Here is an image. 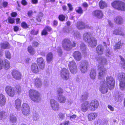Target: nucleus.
<instances>
[{"label": "nucleus", "instance_id": "obj_1", "mask_svg": "<svg viewBox=\"0 0 125 125\" xmlns=\"http://www.w3.org/2000/svg\"><path fill=\"white\" fill-rule=\"evenodd\" d=\"M114 79L111 76H108L105 79L103 80L100 82L99 90L103 94L107 93L108 88L112 89L114 88L115 84Z\"/></svg>", "mask_w": 125, "mask_h": 125}, {"label": "nucleus", "instance_id": "obj_2", "mask_svg": "<svg viewBox=\"0 0 125 125\" xmlns=\"http://www.w3.org/2000/svg\"><path fill=\"white\" fill-rule=\"evenodd\" d=\"M91 34L90 32L85 33L83 36V39L88 42L89 45L92 47H95L97 44V40L94 37H91Z\"/></svg>", "mask_w": 125, "mask_h": 125}, {"label": "nucleus", "instance_id": "obj_3", "mask_svg": "<svg viewBox=\"0 0 125 125\" xmlns=\"http://www.w3.org/2000/svg\"><path fill=\"white\" fill-rule=\"evenodd\" d=\"M29 95L30 98L34 102H39L41 100L39 94L36 90H30L29 91Z\"/></svg>", "mask_w": 125, "mask_h": 125}, {"label": "nucleus", "instance_id": "obj_4", "mask_svg": "<svg viewBox=\"0 0 125 125\" xmlns=\"http://www.w3.org/2000/svg\"><path fill=\"white\" fill-rule=\"evenodd\" d=\"M98 78L99 79H101L106 75L107 72L106 69L103 65H98Z\"/></svg>", "mask_w": 125, "mask_h": 125}, {"label": "nucleus", "instance_id": "obj_5", "mask_svg": "<svg viewBox=\"0 0 125 125\" xmlns=\"http://www.w3.org/2000/svg\"><path fill=\"white\" fill-rule=\"evenodd\" d=\"M62 47L65 50L69 51L71 49V42L68 39H64L62 41Z\"/></svg>", "mask_w": 125, "mask_h": 125}, {"label": "nucleus", "instance_id": "obj_6", "mask_svg": "<svg viewBox=\"0 0 125 125\" xmlns=\"http://www.w3.org/2000/svg\"><path fill=\"white\" fill-rule=\"evenodd\" d=\"M6 93L9 96L13 97L15 95V90L10 86H7L5 88Z\"/></svg>", "mask_w": 125, "mask_h": 125}, {"label": "nucleus", "instance_id": "obj_7", "mask_svg": "<svg viewBox=\"0 0 125 125\" xmlns=\"http://www.w3.org/2000/svg\"><path fill=\"white\" fill-rule=\"evenodd\" d=\"M10 67V63L6 59L3 60L0 58V70L4 68L6 69H9Z\"/></svg>", "mask_w": 125, "mask_h": 125}, {"label": "nucleus", "instance_id": "obj_8", "mask_svg": "<svg viewBox=\"0 0 125 125\" xmlns=\"http://www.w3.org/2000/svg\"><path fill=\"white\" fill-rule=\"evenodd\" d=\"M88 65L89 63L87 61L85 60L83 61L80 66V69L81 72L83 73L86 72Z\"/></svg>", "mask_w": 125, "mask_h": 125}, {"label": "nucleus", "instance_id": "obj_9", "mask_svg": "<svg viewBox=\"0 0 125 125\" xmlns=\"http://www.w3.org/2000/svg\"><path fill=\"white\" fill-rule=\"evenodd\" d=\"M69 69L72 73H74L77 72V67L76 64L74 61L70 62L68 64Z\"/></svg>", "mask_w": 125, "mask_h": 125}, {"label": "nucleus", "instance_id": "obj_10", "mask_svg": "<svg viewBox=\"0 0 125 125\" xmlns=\"http://www.w3.org/2000/svg\"><path fill=\"white\" fill-rule=\"evenodd\" d=\"M99 105L98 101L95 100H93L91 101L89 107L91 111H94L98 108Z\"/></svg>", "mask_w": 125, "mask_h": 125}, {"label": "nucleus", "instance_id": "obj_11", "mask_svg": "<svg viewBox=\"0 0 125 125\" xmlns=\"http://www.w3.org/2000/svg\"><path fill=\"white\" fill-rule=\"evenodd\" d=\"M50 103L51 106L54 111H57L59 108V106L58 103L53 99H51L50 100Z\"/></svg>", "mask_w": 125, "mask_h": 125}, {"label": "nucleus", "instance_id": "obj_12", "mask_svg": "<svg viewBox=\"0 0 125 125\" xmlns=\"http://www.w3.org/2000/svg\"><path fill=\"white\" fill-rule=\"evenodd\" d=\"M61 76L63 79L66 80L68 78L69 73L68 70L66 68H64L61 71Z\"/></svg>", "mask_w": 125, "mask_h": 125}, {"label": "nucleus", "instance_id": "obj_13", "mask_svg": "<svg viewBox=\"0 0 125 125\" xmlns=\"http://www.w3.org/2000/svg\"><path fill=\"white\" fill-rule=\"evenodd\" d=\"M76 26L79 29L89 28H90L88 25H85L83 22L81 21L77 22L76 24Z\"/></svg>", "mask_w": 125, "mask_h": 125}, {"label": "nucleus", "instance_id": "obj_14", "mask_svg": "<svg viewBox=\"0 0 125 125\" xmlns=\"http://www.w3.org/2000/svg\"><path fill=\"white\" fill-rule=\"evenodd\" d=\"M13 78L15 79L19 80L21 79V73L18 71L14 70L12 73Z\"/></svg>", "mask_w": 125, "mask_h": 125}, {"label": "nucleus", "instance_id": "obj_15", "mask_svg": "<svg viewBox=\"0 0 125 125\" xmlns=\"http://www.w3.org/2000/svg\"><path fill=\"white\" fill-rule=\"evenodd\" d=\"M92 15L99 19L102 18L103 16L102 11L100 10H96L94 11L92 13Z\"/></svg>", "mask_w": 125, "mask_h": 125}, {"label": "nucleus", "instance_id": "obj_16", "mask_svg": "<svg viewBox=\"0 0 125 125\" xmlns=\"http://www.w3.org/2000/svg\"><path fill=\"white\" fill-rule=\"evenodd\" d=\"M80 48L82 51V53L85 55H87L89 52V51L87 49L85 44L82 43L80 44Z\"/></svg>", "mask_w": 125, "mask_h": 125}, {"label": "nucleus", "instance_id": "obj_17", "mask_svg": "<svg viewBox=\"0 0 125 125\" xmlns=\"http://www.w3.org/2000/svg\"><path fill=\"white\" fill-rule=\"evenodd\" d=\"M99 64L98 65H107V61L106 59L102 57H99L96 59Z\"/></svg>", "mask_w": 125, "mask_h": 125}, {"label": "nucleus", "instance_id": "obj_18", "mask_svg": "<svg viewBox=\"0 0 125 125\" xmlns=\"http://www.w3.org/2000/svg\"><path fill=\"white\" fill-rule=\"evenodd\" d=\"M37 62L40 68L42 70L43 69L45 66V62L43 58H38Z\"/></svg>", "mask_w": 125, "mask_h": 125}, {"label": "nucleus", "instance_id": "obj_19", "mask_svg": "<svg viewBox=\"0 0 125 125\" xmlns=\"http://www.w3.org/2000/svg\"><path fill=\"white\" fill-rule=\"evenodd\" d=\"M89 103L86 101L82 103L81 105V110L84 112H86L88 109Z\"/></svg>", "mask_w": 125, "mask_h": 125}, {"label": "nucleus", "instance_id": "obj_20", "mask_svg": "<svg viewBox=\"0 0 125 125\" xmlns=\"http://www.w3.org/2000/svg\"><path fill=\"white\" fill-rule=\"evenodd\" d=\"M34 85L37 87L40 88L42 86V82L41 79L38 78H36L34 79Z\"/></svg>", "mask_w": 125, "mask_h": 125}, {"label": "nucleus", "instance_id": "obj_21", "mask_svg": "<svg viewBox=\"0 0 125 125\" xmlns=\"http://www.w3.org/2000/svg\"><path fill=\"white\" fill-rule=\"evenodd\" d=\"M73 56L74 58L77 61L80 60L82 58V56L81 53L79 51H75L73 54Z\"/></svg>", "mask_w": 125, "mask_h": 125}, {"label": "nucleus", "instance_id": "obj_22", "mask_svg": "<svg viewBox=\"0 0 125 125\" xmlns=\"http://www.w3.org/2000/svg\"><path fill=\"white\" fill-rule=\"evenodd\" d=\"M31 70L33 73H37L40 71V69L38 67L36 64L33 63L31 66Z\"/></svg>", "mask_w": 125, "mask_h": 125}, {"label": "nucleus", "instance_id": "obj_23", "mask_svg": "<svg viewBox=\"0 0 125 125\" xmlns=\"http://www.w3.org/2000/svg\"><path fill=\"white\" fill-rule=\"evenodd\" d=\"M123 30L122 28H118L115 30L113 31V34L115 35H119L122 36L124 35V33L123 32Z\"/></svg>", "mask_w": 125, "mask_h": 125}, {"label": "nucleus", "instance_id": "obj_24", "mask_svg": "<svg viewBox=\"0 0 125 125\" xmlns=\"http://www.w3.org/2000/svg\"><path fill=\"white\" fill-rule=\"evenodd\" d=\"M121 2L120 1H115L111 3V5L114 9L118 10Z\"/></svg>", "mask_w": 125, "mask_h": 125}, {"label": "nucleus", "instance_id": "obj_25", "mask_svg": "<svg viewBox=\"0 0 125 125\" xmlns=\"http://www.w3.org/2000/svg\"><path fill=\"white\" fill-rule=\"evenodd\" d=\"M6 98L5 96L2 94H0V106H4L5 103Z\"/></svg>", "mask_w": 125, "mask_h": 125}, {"label": "nucleus", "instance_id": "obj_26", "mask_svg": "<svg viewBox=\"0 0 125 125\" xmlns=\"http://www.w3.org/2000/svg\"><path fill=\"white\" fill-rule=\"evenodd\" d=\"M21 101L19 99H17L15 101V107L18 110H20L21 104Z\"/></svg>", "mask_w": 125, "mask_h": 125}, {"label": "nucleus", "instance_id": "obj_27", "mask_svg": "<svg viewBox=\"0 0 125 125\" xmlns=\"http://www.w3.org/2000/svg\"><path fill=\"white\" fill-rule=\"evenodd\" d=\"M96 51L99 55H101L103 54L104 51L103 46L101 45H98L96 48Z\"/></svg>", "mask_w": 125, "mask_h": 125}, {"label": "nucleus", "instance_id": "obj_28", "mask_svg": "<svg viewBox=\"0 0 125 125\" xmlns=\"http://www.w3.org/2000/svg\"><path fill=\"white\" fill-rule=\"evenodd\" d=\"M115 22L117 24H121L123 22V19L120 16H117L114 19Z\"/></svg>", "mask_w": 125, "mask_h": 125}, {"label": "nucleus", "instance_id": "obj_29", "mask_svg": "<svg viewBox=\"0 0 125 125\" xmlns=\"http://www.w3.org/2000/svg\"><path fill=\"white\" fill-rule=\"evenodd\" d=\"M97 116V114L95 113H92L89 114L88 116L89 121H92Z\"/></svg>", "mask_w": 125, "mask_h": 125}, {"label": "nucleus", "instance_id": "obj_30", "mask_svg": "<svg viewBox=\"0 0 125 125\" xmlns=\"http://www.w3.org/2000/svg\"><path fill=\"white\" fill-rule=\"evenodd\" d=\"M67 33H71L77 37H79L80 36V34L78 32H76L75 34L74 30L72 29L69 28L68 30V31H67Z\"/></svg>", "mask_w": 125, "mask_h": 125}, {"label": "nucleus", "instance_id": "obj_31", "mask_svg": "<svg viewBox=\"0 0 125 125\" xmlns=\"http://www.w3.org/2000/svg\"><path fill=\"white\" fill-rule=\"evenodd\" d=\"M53 58V55L52 53H49L46 56V59L47 62L50 63L52 61Z\"/></svg>", "mask_w": 125, "mask_h": 125}, {"label": "nucleus", "instance_id": "obj_32", "mask_svg": "<svg viewBox=\"0 0 125 125\" xmlns=\"http://www.w3.org/2000/svg\"><path fill=\"white\" fill-rule=\"evenodd\" d=\"M0 46L1 48L3 49L9 48H10L9 44L7 42L1 43L0 44Z\"/></svg>", "mask_w": 125, "mask_h": 125}, {"label": "nucleus", "instance_id": "obj_33", "mask_svg": "<svg viewBox=\"0 0 125 125\" xmlns=\"http://www.w3.org/2000/svg\"><path fill=\"white\" fill-rule=\"evenodd\" d=\"M58 100L60 103H64L66 101L65 97L63 95H62L57 97Z\"/></svg>", "mask_w": 125, "mask_h": 125}, {"label": "nucleus", "instance_id": "obj_34", "mask_svg": "<svg viewBox=\"0 0 125 125\" xmlns=\"http://www.w3.org/2000/svg\"><path fill=\"white\" fill-rule=\"evenodd\" d=\"M7 117L6 113L3 111L0 112V119L2 120L4 119Z\"/></svg>", "mask_w": 125, "mask_h": 125}, {"label": "nucleus", "instance_id": "obj_35", "mask_svg": "<svg viewBox=\"0 0 125 125\" xmlns=\"http://www.w3.org/2000/svg\"><path fill=\"white\" fill-rule=\"evenodd\" d=\"M119 86L121 89L123 90L125 89V80H120Z\"/></svg>", "mask_w": 125, "mask_h": 125}, {"label": "nucleus", "instance_id": "obj_36", "mask_svg": "<svg viewBox=\"0 0 125 125\" xmlns=\"http://www.w3.org/2000/svg\"><path fill=\"white\" fill-rule=\"evenodd\" d=\"M96 74V72L95 70H92L90 74V78L92 79H94L95 78Z\"/></svg>", "mask_w": 125, "mask_h": 125}, {"label": "nucleus", "instance_id": "obj_37", "mask_svg": "<svg viewBox=\"0 0 125 125\" xmlns=\"http://www.w3.org/2000/svg\"><path fill=\"white\" fill-rule=\"evenodd\" d=\"M118 10L125 11V3L121 1Z\"/></svg>", "mask_w": 125, "mask_h": 125}, {"label": "nucleus", "instance_id": "obj_38", "mask_svg": "<svg viewBox=\"0 0 125 125\" xmlns=\"http://www.w3.org/2000/svg\"><path fill=\"white\" fill-rule=\"evenodd\" d=\"M99 5L101 9H103L107 6L106 3L103 0H101L100 2Z\"/></svg>", "mask_w": 125, "mask_h": 125}, {"label": "nucleus", "instance_id": "obj_39", "mask_svg": "<svg viewBox=\"0 0 125 125\" xmlns=\"http://www.w3.org/2000/svg\"><path fill=\"white\" fill-rule=\"evenodd\" d=\"M119 57L121 60L120 63L121 66L123 69H125V59L120 55Z\"/></svg>", "mask_w": 125, "mask_h": 125}, {"label": "nucleus", "instance_id": "obj_40", "mask_svg": "<svg viewBox=\"0 0 125 125\" xmlns=\"http://www.w3.org/2000/svg\"><path fill=\"white\" fill-rule=\"evenodd\" d=\"M10 121L12 123H15L16 121L17 118L16 117L12 114L10 115Z\"/></svg>", "mask_w": 125, "mask_h": 125}, {"label": "nucleus", "instance_id": "obj_41", "mask_svg": "<svg viewBox=\"0 0 125 125\" xmlns=\"http://www.w3.org/2000/svg\"><path fill=\"white\" fill-rule=\"evenodd\" d=\"M118 79L120 80H125V73H121L118 74Z\"/></svg>", "mask_w": 125, "mask_h": 125}, {"label": "nucleus", "instance_id": "obj_42", "mask_svg": "<svg viewBox=\"0 0 125 125\" xmlns=\"http://www.w3.org/2000/svg\"><path fill=\"white\" fill-rule=\"evenodd\" d=\"M16 90V93L18 94H21V87L18 85L15 86Z\"/></svg>", "mask_w": 125, "mask_h": 125}, {"label": "nucleus", "instance_id": "obj_43", "mask_svg": "<svg viewBox=\"0 0 125 125\" xmlns=\"http://www.w3.org/2000/svg\"><path fill=\"white\" fill-rule=\"evenodd\" d=\"M123 43H121L120 42H119L116 43L115 45L114 46V49L116 50L119 49L120 46H122L123 45Z\"/></svg>", "mask_w": 125, "mask_h": 125}, {"label": "nucleus", "instance_id": "obj_44", "mask_svg": "<svg viewBox=\"0 0 125 125\" xmlns=\"http://www.w3.org/2000/svg\"><path fill=\"white\" fill-rule=\"evenodd\" d=\"M22 114L25 115H28L30 114V109L22 110Z\"/></svg>", "mask_w": 125, "mask_h": 125}, {"label": "nucleus", "instance_id": "obj_45", "mask_svg": "<svg viewBox=\"0 0 125 125\" xmlns=\"http://www.w3.org/2000/svg\"><path fill=\"white\" fill-rule=\"evenodd\" d=\"M43 15L42 13L40 12L39 13L38 16L36 18V20L38 22L41 21V19L43 17Z\"/></svg>", "mask_w": 125, "mask_h": 125}, {"label": "nucleus", "instance_id": "obj_46", "mask_svg": "<svg viewBox=\"0 0 125 125\" xmlns=\"http://www.w3.org/2000/svg\"><path fill=\"white\" fill-rule=\"evenodd\" d=\"M27 109H30L28 105L25 103L23 104L21 107V110Z\"/></svg>", "mask_w": 125, "mask_h": 125}, {"label": "nucleus", "instance_id": "obj_47", "mask_svg": "<svg viewBox=\"0 0 125 125\" xmlns=\"http://www.w3.org/2000/svg\"><path fill=\"white\" fill-rule=\"evenodd\" d=\"M88 94L87 93H84L83 95H82L81 99L83 100H87L88 98Z\"/></svg>", "mask_w": 125, "mask_h": 125}, {"label": "nucleus", "instance_id": "obj_48", "mask_svg": "<svg viewBox=\"0 0 125 125\" xmlns=\"http://www.w3.org/2000/svg\"><path fill=\"white\" fill-rule=\"evenodd\" d=\"M28 51L31 54H34L35 53V52L31 46H30L28 47Z\"/></svg>", "mask_w": 125, "mask_h": 125}, {"label": "nucleus", "instance_id": "obj_49", "mask_svg": "<svg viewBox=\"0 0 125 125\" xmlns=\"http://www.w3.org/2000/svg\"><path fill=\"white\" fill-rule=\"evenodd\" d=\"M57 96H59L62 95V94L63 92V90L61 88H59L57 90Z\"/></svg>", "mask_w": 125, "mask_h": 125}, {"label": "nucleus", "instance_id": "obj_50", "mask_svg": "<svg viewBox=\"0 0 125 125\" xmlns=\"http://www.w3.org/2000/svg\"><path fill=\"white\" fill-rule=\"evenodd\" d=\"M5 55L7 58L9 59H10L11 55L9 52L8 51H5Z\"/></svg>", "mask_w": 125, "mask_h": 125}, {"label": "nucleus", "instance_id": "obj_51", "mask_svg": "<svg viewBox=\"0 0 125 125\" xmlns=\"http://www.w3.org/2000/svg\"><path fill=\"white\" fill-rule=\"evenodd\" d=\"M58 18L59 20L62 21H64L65 18V16L62 14L60 15Z\"/></svg>", "mask_w": 125, "mask_h": 125}, {"label": "nucleus", "instance_id": "obj_52", "mask_svg": "<svg viewBox=\"0 0 125 125\" xmlns=\"http://www.w3.org/2000/svg\"><path fill=\"white\" fill-rule=\"evenodd\" d=\"M8 21L11 24H13L14 23V19L11 18L9 17L8 18Z\"/></svg>", "mask_w": 125, "mask_h": 125}, {"label": "nucleus", "instance_id": "obj_53", "mask_svg": "<svg viewBox=\"0 0 125 125\" xmlns=\"http://www.w3.org/2000/svg\"><path fill=\"white\" fill-rule=\"evenodd\" d=\"M33 118L35 120H37L39 118V115L38 114L35 113L33 114Z\"/></svg>", "mask_w": 125, "mask_h": 125}, {"label": "nucleus", "instance_id": "obj_54", "mask_svg": "<svg viewBox=\"0 0 125 125\" xmlns=\"http://www.w3.org/2000/svg\"><path fill=\"white\" fill-rule=\"evenodd\" d=\"M77 12L79 14H82L83 13V10L81 7H79L78 9L76 10Z\"/></svg>", "mask_w": 125, "mask_h": 125}, {"label": "nucleus", "instance_id": "obj_55", "mask_svg": "<svg viewBox=\"0 0 125 125\" xmlns=\"http://www.w3.org/2000/svg\"><path fill=\"white\" fill-rule=\"evenodd\" d=\"M21 25L22 27L26 29L28 28L27 24L24 22H23L21 23Z\"/></svg>", "mask_w": 125, "mask_h": 125}, {"label": "nucleus", "instance_id": "obj_56", "mask_svg": "<svg viewBox=\"0 0 125 125\" xmlns=\"http://www.w3.org/2000/svg\"><path fill=\"white\" fill-rule=\"evenodd\" d=\"M59 118L62 120L65 117L64 114L61 113L59 114Z\"/></svg>", "mask_w": 125, "mask_h": 125}, {"label": "nucleus", "instance_id": "obj_57", "mask_svg": "<svg viewBox=\"0 0 125 125\" xmlns=\"http://www.w3.org/2000/svg\"><path fill=\"white\" fill-rule=\"evenodd\" d=\"M77 117L76 115H73L70 116V119L72 121L74 120Z\"/></svg>", "mask_w": 125, "mask_h": 125}, {"label": "nucleus", "instance_id": "obj_58", "mask_svg": "<svg viewBox=\"0 0 125 125\" xmlns=\"http://www.w3.org/2000/svg\"><path fill=\"white\" fill-rule=\"evenodd\" d=\"M57 52L60 55H61L62 53V52L60 47H58L57 49Z\"/></svg>", "mask_w": 125, "mask_h": 125}, {"label": "nucleus", "instance_id": "obj_59", "mask_svg": "<svg viewBox=\"0 0 125 125\" xmlns=\"http://www.w3.org/2000/svg\"><path fill=\"white\" fill-rule=\"evenodd\" d=\"M105 54L108 57H110L111 56L110 50H108L106 51Z\"/></svg>", "mask_w": 125, "mask_h": 125}, {"label": "nucleus", "instance_id": "obj_60", "mask_svg": "<svg viewBox=\"0 0 125 125\" xmlns=\"http://www.w3.org/2000/svg\"><path fill=\"white\" fill-rule=\"evenodd\" d=\"M108 108L111 111H113L114 110V108L111 105H109L107 106Z\"/></svg>", "mask_w": 125, "mask_h": 125}, {"label": "nucleus", "instance_id": "obj_61", "mask_svg": "<svg viewBox=\"0 0 125 125\" xmlns=\"http://www.w3.org/2000/svg\"><path fill=\"white\" fill-rule=\"evenodd\" d=\"M46 29H45V28H44V29L43 30L42 32V34L44 35H47L48 34V33Z\"/></svg>", "mask_w": 125, "mask_h": 125}, {"label": "nucleus", "instance_id": "obj_62", "mask_svg": "<svg viewBox=\"0 0 125 125\" xmlns=\"http://www.w3.org/2000/svg\"><path fill=\"white\" fill-rule=\"evenodd\" d=\"M67 5L69 8V10L70 11L73 10V8L71 4L68 3L67 4Z\"/></svg>", "mask_w": 125, "mask_h": 125}, {"label": "nucleus", "instance_id": "obj_63", "mask_svg": "<svg viewBox=\"0 0 125 125\" xmlns=\"http://www.w3.org/2000/svg\"><path fill=\"white\" fill-rule=\"evenodd\" d=\"M45 29L47 31H50L52 30V28L49 26H47L45 28Z\"/></svg>", "mask_w": 125, "mask_h": 125}, {"label": "nucleus", "instance_id": "obj_64", "mask_svg": "<svg viewBox=\"0 0 125 125\" xmlns=\"http://www.w3.org/2000/svg\"><path fill=\"white\" fill-rule=\"evenodd\" d=\"M39 43L36 41H34L32 43V45L34 46L37 47L38 46Z\"/></svg>", "mask_w": 125, "mask_h": 125}]
</instances>
